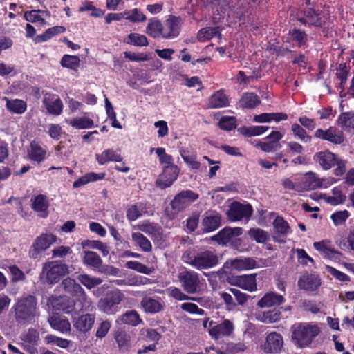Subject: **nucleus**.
Segmentation results:
<instances>
[{
	"label": "nucleus",
	"mask_w": 354,
	"mask_h": 354,
	"mask_svg": "<svg viewBox=\"0 0 354 354\" xmlns=\"http://www.w3.org/2000/svg\"><path fill=\"white\" fill-rule=\"evenodd\" d=\"M15 321L21 325L32 323L39 316L37 299L33 295L17 298L12 307Z\"/></svg>",
	"instance_id": "obj_1"
},
{
	"label": "nucleus",
	"mask_w": 354,
	"mask_h": 354,
	"mask_svg": "<svg viewBox=\"0 0 354 354\" xmlns=\"http://www.w3.org/2000/svg\"><path fill=\"white\" fill-rule=\"evenodd\" d=\"M290 331L293 344L299 348H304L312 344L315 338L320 333V328L315 324L299 322L293 324Z\"/></svg>",
	"instance_id": "obj_2"
},
{
	"label": "nucleus",
	"mask_w": 354,
	"mask_h": 354,
	"mask_svg": "<svg viewBox=\"0 0 354 354\" xmlns=\"http://www.w3.org/2000/svg\"><path fill=\"white\" fill-rule=\"evenodd\" d=\"M182 261L197 270L212 268L218 265L219 261L218 257L214 251L196 252L194 248H189L183 252Z\"/></svg>",
	"instance_id": "obj_3"
},
{
	"label": "nucleus",
	"mask_w": 354,
	"mask_h": 354,
	"mask_svg": "<svg viewBox=\"0 0 354 354\" xmlns=\"http://www.w3.org/2000/svg\"><path fill=\"white\" fill-rule=\"evenodd\" d=\"M178 279L184 292L187 294L202 292L205 284V279L199 273L186 268L178 272Z\"/></svg>",
	"instance_id": "obj_4"
},
{
	"label": "nucleus",
	"mask_w": 354,
	"mask_h": 354,
	"mask_svg": "<svg viewBox=\"0 0 354 354\" xmlns=\"http://www.w3.org/2000/svg\"><path fill=\"white\" fill-rule=\"evenodd\" d=\"M198 198V194L192 190H183L177 194L170 203V206L165 209L166 216L171 220L190 205Z\"/></svg>",
	"instance_id": "obj_5"
},
{
	"label": "nucleus",
	"mask_w": 354,
	"mask_h": 354,
	"mask_svg": "<svg viewBox=\"0 0 354 354\" xmlns=\"http://www.w3.org/2000/svg\"><path fill=\"white\" fill-rule=\"evenodd\" d=\"M68 272L66 264L57 261H48L44 263L39 279L43 283L53 285L58 283Z\"/></svg>",
	"instance_id": "obj_6"
},
{
	"label": "nucleus",
	"mask_w": 354,
	"mask_h": 354,
	"mask_svg": "<svg viewBox=\"0 0 354 354\" xmlns=\"http://www.w3.org/2000/svg\"><path fill=\"white\" fill-rule=\"evenodd\" d=\"M62 289L71 297L77 303L82 305V308L87 309L91 305V301L88 298L84 290L74 279L67 277L64 279L61 284Z\"/></svg>",
	"instance_id": "obj_7"
},
{
	"label": "nucleus",
	"mask_w": 354,
	"mask_h": 354,
	"mask_svg": "<svg viewBox=\"0 0 354 354\" xmlns=\"http://www.w3.org/2000/svg\"><path fill=\"white\" fill-rule=\"evenodd\" d=\"M124 298V295L120 290L110 291L100 299L98 308L107 315H114L119 310L118 306Z\"/></svg>",
	"instance_id": "obj_8"
},
{
	"label": "nucleus",
	"mask_w": 354,
	"mask_h": 354,
	"mask_svg": "<svg viewBox=\"0 0 354 354\" xmlns=\"http://www.w3.org/2000/svg\"><path fill=\"white\" fill-rule=\"evenodd\" d=\"M57 236L51 233H43L37 237L29 250V256L36 259L39 254L47 250L53 243L56 242Z\"/></svg>",
	"instance_id": "obj_9"
},
{
	"label": "nucleus",
	"mask_w": 354,
	"mask_h": 354,
	"mask_svg": "<svg viewBox=\"0 0 354 354\" xmlns=\"http://www.w3.org/2000/svg\"><path fill=\"white\" fill-rule=\"evenodd\" d=\"M234 331V323L230 319H224L220 323L215 322L214 328L209 330V335L213 339L218 340L232 336Z\"/></svg>",
	"instance_id": "obj_10"
},
{
	"label": "nucleus",
	"mask_w": 354,
	"mask_h": 354,
	"mask_svg": "<svg viewBox=\"0 0 354 354\" xmlns=\"http://www.w3.org/2000/svg\"><path fill=\"white\" fill-rule=\"evenodd\" d=\"M314 136L335 145H340L344 140L343 131L335 127H330L325 130L318 129L315 131Z\"/></svg>",
	"instance_id": "obj_11"
},
{
	"label": "nucleus",
	"mask_w": 354,
	"mask_h": 354,
	"mask_svg": "<svg viewBox=\"0 0 354 354\" xmlns=\"http://www.w3.org/2000/svg\"><path fill=\"white\" fill-rule=\"evenodd\" d=\"M252 214V207L250 204L243 205L238 202L233 203L227 212L229 219L232 221L248 220Z\"/></svg>",
	"instance_id": "obj_12"
},
{
	"label": "nucleus",
	"mask_w": 354,
	"mask_h": 354,
	"mask_svg": "<svg viewBox=\"0 0 354 354\" xmlns=\"http://www.w3.org/2000/svg\"><path fill=\"white\" fill-rule=\"evenodd\" d=\"M178 176V169L176 165H167L162 173L159 175L156 181V185L160 189H165L171 186Z\"/></svg>",
	"instance_id": "obj_13"
},
{
	"label": "nucleus",
	"mask_w": 354,
	"mask_h": 354,
	"mask_svg": "<svg viewBox=\"0 0 354 354\" xmlns=\"http://www.w3.org/2000/svg\"><path fill=\"white\" fill-rule=\"evenodd\" d=\"M243 233L241 227H226L221 230L218 234L213 236L211 239L216 241L219 245H226L227 243L232 242L237 236Z\"/></svg>",
	"instance_id": "obj_14"
},
{
	"label": "nucleus",
	"mask_w": 354,
	"mask_h": 354,
	"mask_svg": "<svg viewBox=\"0 0 354 354\" xmlns=\"http://www.w3.org/2000/svg\"><path fill=\"white\" fill-rule=\"evenodd\" d=\"M335 183V180L332 177L328 178H319L318 175L313 172L308 173L305 178V184L310 189L327 188Z\"/></svg>",
	"instance_id": "obj_15"
},
{
	"label": "nucleus",
	"mask_w": 354,
	"mask_h": 354,
	"mask_svg": "<svg viewBox=\"0 0 354 354\" xmlns=\"http://www.w3.org/2000/svg\"><path fill=\"white\" fill-rule=\"evenodd\" d=\"M42 102L48 113L53 115H59L62 113L64 105L57 95L47 93L44 95Z\"/></svg>",
	"instance_id": "obj_16"
},
{
	"label": "nucleus",
	"mask_w": 354,
	"mask_h": 354,
	"mask_svg": "<svg viewBox=\"0 0 354 354\" xmlns=\"http://www.w3.org/2000/svg\"><path fill=\"white\" fill-rule=\"evenodd\" d=\"M283 345L282 335L277 332H271L266 338L264 351L266 353H278L281 351Z\"/></svg>",
	"instance_id": "obj_17"
},
{
	"label": "nucleus",
	"mask_w": 354,
	"mask_h": 354,
	"mask_svg": "<svg viewBox=\"0 0 354 354\" xmlns=\"http://www.w3.org/2000/svg\"><path fill=\"white\" fill-rule=\"evenodd\" d=\"M337 158L335 153L328 150L317 152L313 156L314 161L324 170H328L335 166Z\"/></svg>",
	"instance_id": "obj_18"
},
{
	"label": "nucleus",
	"mask_w": 354,
	"mask_h": 354,
	"mask_svg": "<svg viewBox=\"0 0 354 354\" xmlns=\"http://www.w3.org/2000/svg\"><path fill=\"white\" fill-rule=\"evenodd\" d=\"M48 304H50L55 310L69 313L73 310L75 301L70 299L68 296H52L48 299Z\"/></svg>",
	"instance_id": "obj_19"
},
{
	"label": "nucleus",
	"mask_w": 354,
	"mask_h": 354,
	"mask_svg": "<svg viewBox=\"0 0 354 354\" xmlns=\"http://www.w3.org/2000/svg\"><path fill=\"white\" fill-rule=\"evenodd\" d=\"M229 266L239 272L246 271L254 268L257 261L252 257L236 258L226 261L225 266L228 268Z\"/></svg>",
	"instance_id": "obj_20"
},
{
	"label": "nucleus",
	"mask_w": 354,
	"mask_h": 354,
	"mask_svg": "<svg viewBox=\"0 0 354 354\" xmlns=\"http://www.w3.org/2000/svg\"><path fill=\"white\" fill-rule=\"evenodd\" d=\"M179 22L178 18L170 17L162 24V37L165 39H171L179 35Z\"/></svg>",
	"instance_id": "obj_21"
},
{
	"label": "nucleus",
	"mask_w": 354,
	"mask_h": 354,
	"mask_svg": "<svg viewBox=\"0 0 354 354\" xmlns=\"http://www.w3.org/2000/svg\"><path fill=\"white\" fill-rule=\"evenodd\" d=\"M321 285V281L318 276L305 274L298 281V286L300 289L306 291H315Z\"/></svg>",
	"instance_id": "obj_22"
},
{
	"label": "nucleus",
	"mask_w": 354,
	"mask_h": 354,
	"mask_svg": "<svg viewBox=\"0 0 354 354\" xmlns=\"http://www.w3.org/2000/svg\"><path fill=\"white\" fill-rule=\"evenodd\" d=\"M233 284L249 292L257 290L256 274H244L235 277Z\"/></svg>",
	"instance_id": "obj_23"
},
{
	"label": "nucleus",
	"mask_w": 354,
	"mask_h": 354,
	"mask_svg": "<svg viewBox=\"0 0 354 354\" xmlns=\"http://www.w3.org/2000/svg\"><path fill=\"white\" fill-rule=\"evenodd\" d=\"M95 158L100 165H105L109 162H121L123 160L120 151L113 149H106L101 153L95 154Z\"/></svg>",
	"instance_id": "obj_24"
},
{
	"label": "nucleus",
	"mask_w": 354,
	"mask_h": 354,
	"mask_svg": "<svg viewBox=\"0 0 354 354\" xmlns=\"http://www.w3.org/2000/svg\"><path fill=\"white\" fill-rule=\"evenodd\" d=\"M50 326L62 333H69L71 330V323L64 317L58 315H53L48 319Z\"/></svg>",
	"instance_id": "obj_25"
},
{
	"label": "nucleus",
	"mask_w": 354,
	"mask_h": 354,
	"mask_svg": "<svg viewBox=\"0 0 354 354\" xmlns=\"http://www.w3.org/2000/svg\"><path fill=\"white\" fill-rule=\"evenodd\" d=\"M229 104V97L223 90H219L214 93L208 100V106L211 109L227 107Z\"/></svg>",
	"instance_id": "obj_26"
},
{
	"label": "nucleus",
	"mask_w": 354,
	"mask_h": 354,
	"mask_svg": "<svg viewBox=\"0 0 354 354\" xmlns=\"http://www.w3.org/2000/svg\"><path fill=\"white\" fill-rule=\"evenodd\" d=\"M95 315L84 314L78 317L74 322V327L80 332L86 333L91 329L95 322Z\"/></svg>",
	"instance_id": "obj_27"
},
{
	"label": "nucleus",
	"mask_w": 354,
	"mask_h": 354,
	"mask_svg": "<svg viewBox=\"0 0 354 354\" xmlns=\"http://www.w3.org/2000/svg\"><path fill=\"white\" fill-rule=\"evenodd\" d=\"M50 17V12L47 10H32L24 12V19L30 22L44 26L46 19Z\"/></svg>",
	"instance_id": "obj_28"
},
{
	"label": "nucleus",
	"mask_w": 354,
	"mask_h": 354,
	"mask_svg": "<svg viewBox=\"0 0 354 354\" xmlns=\"http://www.w3.org/2000/svg\"><path fill=\"white\" fill-rule=\"evenodd\" d=\"M221 216L216 212L207 213L202 221L203 230L210 232L216 230L221 225Z\"/></svg>",
	"instance_id": "obj_29"
},
{
	"label": "nucleus",
	"mask_w": 354,
	"mask_h": 354,
	"mask_svg": "<svg viewBox=\"0 0 354 354\" xmlns=\"http://www.w3.org/2000/svg\"><path fill=\"white\" fill-rule=\"evenodd\" d=\"M32 208L39 213L42 218L48 216V203L47 197L43 194H39L31 199Z\"/></svg>",
	"instance_id": "obj_30"
},
{
	"label": "nucleus",
	"mask_w": 354,
	"mask_h": 354,
	"mask_svg": "<svg viewBox=\"0 0 354 354\" xmlns=\"http://www.w3.org/2000/svg\"><path fill=\"white\" fill-rule=\"evenodd\" d=\"M285 299L282 295L275 292L266 293L257 303L260 308H269L274 306H279L284 302Z\"/></svg>",
	"instance_id": "obj_31"
},
{
	"label": "nucleus",
	"mask_w": 354,
	"mask_h": 354,
	"mask_svg": "<svg viewBox=\"0 0 354 354\" xmlns=\"http://www.w3.org/2000/svg\"><path fill=\"white\" fill-rule=\"evenodd\" d=\"M82 259L84 265L95 270L99 269L102 264V260L100 257L93 251L84 250L82 254Z\"/></svg>",
	"instance_id": "obj_32"
},
{
	"label": "nucleus",
	"mask_w": 354,
	"mask_h": 354,
	"mask_svg": "<svg viewBox=\"0 0 354 354\" xmlns=\"http://www.w3.org/2000/svg\"><path fill=\"white\" fill-rule=\"evenodd\" d=\"M138 228L154 239H159L162 234V228L158 224L148 221H145L138 225Z\"/></svg>",
	"instance_id": "obj_33"
},
{
	"label": "nucleus",
	"mask_w": 354,
	"mask_h": 354,
	"mask_svg": "<svg viewBox=\"0 0 354 354\" xmlns=\"http://www.w3.org/2000/svg\"><path fill=\"white\" fill-rule=\"evenodd\" d=\"M298 20L306 25L319 27L322 26L320 14L312 8H308L304 11V17L298 18Z\"/></svg>",
	"instance_id": "obj_34"
},
{
	"label": "nucleus",
	"mask_w": 354,
	"mask_h": 354,
	"mask_svg": "<svg viewBox=\"0 0 354 354\" xmlns=\"http://www.w3.org/2000/svg\"><path fill=\"white\" fill-rule=\"evenodd\" d=\"M141 306L146 313L152 314L158 313L163 308V304L160 299L147 296L142 299Z\"/></svg>",
	"instance_id": "obj_35"
},
{
	"label": "nucleus",
	"mask_w": 354,
	"mask_h": 354,
	"mask_svg": "<svg viewBox=\"0 0 354 354\" xmlns=\"http://www.w3.org/2000/svg\"><path fill=\"white\" fill-rule=\"evenodd\" d=\"M116 322L119 324H128L136 326L142 322L138 313L134 310H128L120 316Z\"/></svg>",
	"instance_id": "obj_36"
},
{
	"label": "nucleus",
	"mask_w": 354,
	"mask_h": 354,
	"mask_svg": "<svg viewBox=\"0 0 354 354\" xmlns=\"http://www.w3.org/2000/svg\"><path fill=\"white\" fill-rule=\"evenodd\" d=\"M337 124L343 130L354 133V113L344 112L339 115Z\"/></svg>",
	"instance_id": "obj_37"
},
{
	"label": "nucleus",
	"mask_w": 354,
	"mask_h": 354,
	"mask_svg": "<svg viewBox=\"0 0 354 354\" xmlns=\"http://www.w3.org/2000/svg\"><path fill=\"white\" fill-rule=\"evenodd\" d=\"M259 97L253 93H244L239 100V106L242 109H253L259 104Z\"/></svg>",
	"instance_id": "obj_38"
},
{
	"label": "nucleus",
	"mask_w": 354,
	"mask_h": 354,
	"mask_svg": "<svg viewBox=\"0 0 354 354\" xmlns=\"http://www.w3.org/2000/svg\"><path fill=\"white\" fill-rule=\"evenodd\" d=\"M313 246L322 255L327 259H333L337 254V252L328 241L315 242Z\"/></svg>",
	"instance_id": "obj_39"
},
{
	"label": "nucleus",
	"mask_w": 354,
	"mask_h": 354,
	"mask_svg": "<svg viewBox=\"0 0 354 354\" xmlns=\"http://www.w3.org/2000/svg\"><path fill=\"white\" fill-rule=\"evenodd\" d=\"M105 173H87L83 176L78 178L77 180L73 182V186L75 188H77L82 185H84L90 182H94L99 180H102L105 177Z\"/></svg>",
	"instance_id": "obj_40"
},
{
	"label": "nucleus",
	"mask_w": 354,
	"mask_h": 354,
	"mask_svg": "<svg viewBox=\"0 0 354 354\" xmlns=\"http://www.w3.org/2000/svg\"><path fill=\"white\" fill-rule=\"evenodd\" d=\"M180 155L184 161L192 169H198L201 163L196 160L197 153L195 151L189 150L188 149L180 150Z\"/></svg>",
	"instance_id": "obj_41"
},
{
	"label": "nucleus",
	"mask_w": 354,
	"mask_h": 354,
	"mask_svg": "<svg viewBox=\"0 0 354 354\" xmlns=\"http://www.w3.org/2000/svg\"><path fill=\"white\" fill-rule=\"evenodd\" d=\"M4 100L6 101V108L10 111L17 114H21L26 111L27 105L25 101L19 99L9 100L7 97Z\"/></svg>",
	"instance_id": "obj_42"
},
{
	"label": "nucleus",
	"mask_w": 354,
	"mask_h": 354,
	"mask_svg": "<svg viewBox=\"0 0 354 354\" xmlns=\"http://www.w3.org/2000/svg\"><path fill=\"white\" fill-rule=\"evenodd\" d=\"M132 239L143 252H149L151 251L152 245L151 242L142 233L133 232L132 234Z\"/></svg>",
	"instance_id": "obj_43"
},
{
	"label": "nucleus",
	"mask_w": 354,
	"mask_h": 354,
	"mask_svg": "<svg viewBox=\"0 0 354 354\" xmlns=\"http://www.w3.org/2000/svg\"><path fill=\"white\" fill-rule=\"evenodd\" d=\"M46 150L44 149L39 142L32 141L30 144V157L32 160L41 162L46 156Z\"/></svg>",
	"instance_id": "obj_44"
},
{
	"label": "nucleus",
	"mask_w": 354,
	"mask_h": 354,
	"mask_svg": "<svg viewBox=\"0 0 354 354\" xmlns=\"http://www.w3.org/2000/svg\"><path fill=\"white\" fill-rule=\"evenodd\" d=\"M146 208L142 203H138L129 207L127 211V217L129 221H133L142 216L146 212Z\"/></svg>",
	"instance_id": "obj_45"
},
{
	"label": "nucleus",
	"mask_w": 354,
	"mask_h": 354,
	"mask_svg": "<svg viewBox=\"0 0 354 354\" xmlns=\"http://www.w3.org/2000/svg\"><path fill=\"white\" fill-rule=\"evenodd\" d=\"M162 24L159 20L150 19L146 28V32L153 38L162 36Z\"/></svg>",
	"instance_id": "obj_46"
},
{
	"label": "nucleus",
	"mask_w": 354,
	"mask_h": 354,
	"mask_svg": "<svg viewBox=\"0 0 354 354\" xmlns=\"http://www.w3.org/2000/svg\"><path fill=\"white\" fill-rule=\"evenodd\" d=\"M291 131L295 138L300 140L303 142H310L311 136L308 135L306 130L299 124L294 123L291 126Z\"/></svg>",
	"instance_id": "obj_47"
},
{
	"label": "nucleus",
	"mask_w": 354,
	"mask_h": 354,
	"mask_svg": "<svg viewBox=\"0 0 354 354\" xmlns=\"http://www.w3.org/2000/svg\"><path fill=\"white\" fill-rule=\"evenodd\" d=\"M66 122L71 126L78 129H89L93 126V122L91 119L86 117L76 118Z\"/></svg>",
	"instance_id": "obj_48"
},
{
	"label": "nucleus",
	"mask_w": 354,
	"mask_h": 354,
	"mask_svg": "<svg viewBox=\"0 0 354 354\" xmlns=\"http://www.w3.org/2000/svg\"><path fill=\"white\" fill-rule=\"evenodd\" d=\"M219 35L218 28L206 27L199 30L197 37L200 41L204 42Z\"/></svg>",
	"instance_id": "obj_49"
},
{
	"label": "nucleus",
	"mask_w": 354,
	"mask_h": 354,
	"mask_svg": "<svg viewBox=\"0 0 354 354\" xmlns=\"http://www.w3.org/2000/svg\"><path fill=\"white\" fill-rule=\"evenodd\" d=\"M168 290L169 292V295L176 300H192L197 301L198 303H200L201 301L202 300V298L192 297L188 296L186 294V292L185 293L181 289L176 287H171Z\"/></svg>",
	"instance_id": "obj_50"
},
{
	"label": "nucleus",
	"mask_w": 354,
	"mask_h": 354,
	"mask_svg": "<svg viewBox=\"0 0 354 354\" xmlns=\"http://www.w3.org/2000/svg\"><path fill=\"white\" fill-rule=\"evenodd\" d=\"M77 279L88 289H91L102 283V280L100 278L91 277L86 274L79 275Z\"/></svg>",
	"instance_id": "obj_51"
},
{
	"label": "nucleus",
	"mask_w": 354,
	"mask_h": 354,
	"mask_svg": "<svg viewBox=\"0 0 354 354\" xmlns=\"http://www.w3.org/2000/svg\"><path fill=\"white\" fill-rule=\"evenodd\" d=\"M333 196H328L326 198L327 203L332 205L342 204L346 201V196L342 194L341 189L338 187H334L332 189Z\"/></svg>",
	"instance_id": "obj_52"
},
{
	"label": "nucleus",
	"mask_w": 354,
	"mask_h": 354,
	"mask_svg": "<svg viewBox=\"0 0 354 354\" xmlns=\"http://www.w3.org/2000/svg\"><path fill=\"white\" fill-rule=\"evenodd\" d=\"M250 237L259 243H265L269 239V235L267 232L260 228H251L248 231Z\"/></svg>",
	"instance_id": "obj_53"
},
{
	"label": "nucleus",
	"mask_w": 354,
	"mask_h": 354,
	"mask_svg": "<svg viewBox=\"0 0 354 354\" xmlns=\"http://www.w3.org/2000/svg\"><path fill=\"white\" fill-rule=\"evenodd\" d=\"M125 266L128 269H131L145 274H150L154 271L153 268H149L138 261H127L125 264Z\"/></svg>",
	"instance_id": "obj_54"
},
{
	"label": "nucleus",
	"mask_w": 354,
	"mask_h": 354,
	"mask_svg": "<svg viewBox=\"0 0 354 354\" xmlns=\"http://www.w3.org/2000/svg\"><path fill=\"white\" fill-rule=\"evenodd\" d=\"M80 58L77 56L65 55L61 60V65L72 70L76 71L80 66Z\"/></svg>",
	"instance_id": "obj_55"
},
{
	"label": "nucleus",
	"mask_w": 354,
	"mask_h": 354,
	"mask_svg": "<svg viewBox=\"0 0 354 354\" xmlns=\"http://www.w3.org/2000/svg\"><path fill=\"white\" fill-rule=\"evenodd\" d=\"M124 19L136 23L146 20V16L138 9L134 8L130 11L124 12Z\"/></svg>",
	"instance_id": "obj_56"
},
{
	"label": "nucleus",
	"mask_w": 354,
	"mask_h": 354,
	"mask_svg": "<svg viewBox=\"0 0 354 354\" xmlns=\"http://www.w3.org/2000/svg\"><path fill=\"white\" fill-rule=\"evenodd\" d=\"M78 10L80 12L90 11V16L94 17H100L104 15V12L101 9L95 8L90 1L83 2Z\"/></svg>",
	"instance_id": "obj_57"
},
{
	"label": "nucleus",
	"mask_w": 354,
	"mask_h": 354,
	"mask_svg": "<svg viewBox=\"0 0 354 354\" xmlns=\"http://www.w3.org/2000/svg\"><path fill=\"white\" fill-rule=\"evenodd\" d=\"M128 44L137 46H147L148 40L146 36L138 33H131L128 35Z\"/></svg>",
	"instance_id": "obj_58"
},
{
	"label": "nucleus",
	"mask_w": 354,
	"mask_h": 354,
	"mask_svg": "<svg viewBox=\"0 0 354 354\" xmlns=\"http://www.w3.org/2000/svg\"><path fill=\"white\" fill-rule=\"evenodd\" d=\"M45 342L48 344H55L62 348H66L70 345L69 340L58 337L53 335H46L45 337Z\"/></svg>",
	"instance_id": "obj_59"
},
{
	"label": "nucleus",
	"mask_w": 354,
	"mask_h": 354,
	"mask_svg": "<svg viewBox=\"0 0 354 354\" xmlns=\"http://www.w3.org/2000/svg\"><path fill=\"white\" fill-rule=\"evenodd\" d=\"M350 216V213L347 210L338 211L330 216V218L333 221L335 226L341 225L345 223L346 221Z\"/></svg>",
	"instance_id": "obj_60"
},
{
	"label": "nucleus",
	"mask_w": 354,
	"mask_h": 354,
	"mask_svg": "<svg viewBox=\"0 0 354 354\" xmlns=\"http://www.w3.org/2000/svg\"><path fill=\"white\" fill-rule=\"evenodd\" d=\"M273 225L278 233L286 234L289 232L288 223L281 216H277L273 221Z\"/></svg>",
	"instance_id": "obj_61"
},
{
	"label": "nucleus",
	"mask_w": 354,
	"mask_h": 354,
	"mask_svg": "<svg viewBox=\"0 0 354 354\" xmlns=\"http://www.w3.org/2000/svg\"><path fill=\"white\" fill-rule=\"evenodd\" d=\"M289 35L290 39L297 42L299 46L304 44L307 41V35L300 30L293 29L290 30Z\"/></svg>",
	"instance_id": "obj_62"
},
{
	"label": "nucleus",
	"mask_w": 354,
	"mask_h": 354,
	"mask_svg": "<svg viewBox=\"0 0 354 354\" xmlns=\"http://www.w3.org/2000/svg\"><path fill=\"white\" fill-rule=\"evenodd\" d=\"M221 129L230 131L236 127V118L231 116L222 117L218 122Z\"/></svg>",
	"instance_id": "obj_63"
},
{
	"label": "nucleus",
	"mask_w": 354,
	"mask_h": 354,
	"mask_svg": "<svg viewBox=\"0 0 354 354\" xmlns=\"http://www.w3.org/2000/svg\"><path fill=\"white\" fill-rule=\"evenodd\" d=\"M141 334L144 339L147 341L158 342L161 337L160 334L153 328L142 329Z\"/></svg>",
	"instance_id": "obj_64"
}]
</instances>
